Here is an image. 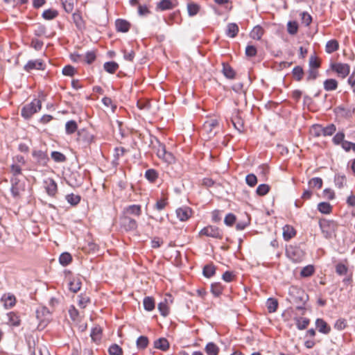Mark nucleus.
<instances>
[{
    "instance_id": "27",
    "label": "nucleus",
    "mask_w": 355,
    "mask_h": 355,
    "mask_svg": "<svg viewBox=\"0 0 355 355\" xmlns=\"http://www.w3.org/2000/svg\"><path fill=\"white\" fill-rule=\"evenodd\" d=\"M338 87V82L335 79H327L324 82V88L327 91H333Z\"/></svg>"
},
{
    "instance_id": "44",
    "label": "nucleus",
    "mask_w": 355,
    "mask_h": 355,
    "mask_svg": "<svg viewBox=\"0 0 355 355\" xmlns=\"http://www.w3.org/2000/svg\"><path fill=\"white\" fill-rule=\"evenodd\" d=\"M200 10V6L194 3H190L187 5V10L189 16H194L197 15Z\"/></svg>"
},
{
    "instance_id": "40",
    "label": "nucleus",
    "mask_w": 355,
    "mask_h": 355,
    "mask_svg": "<svg viewBox=\"0 0 355 355\" xmlns=\"http://www.w3.org/2000/svg\"><path fill=\"white\" fill-rule=\"evenodd\" d=\"M145 177L150 182H154L158 178V173L155 169H148L145 173Z\"/></svg>"
},
{
    "instance_id": "45",
    "label": "nucleus",
    "mask_w": 355,
    "mask_h": 355,
    "mask_svg": "<svg viewBox=\"0 0 355 355\" xmlns=\"http://www.w3.org/2000/svg\"><path fill=\"white\" fill-rule=\"evenodd\" d=\"M34 33H35V35L38 37L46 35V26L41 24H36L35 30H34Z\"/></svg>"
},
{
    "instance_id": "50",
    "label": "nucleus",
    "mask_w": 355,
    "mask_h": 355,
    "mask_svg": "<svg viewBox=\"0 0 355 355\" xmlns=\"http://www.w3.org/2000/svg\"><path fill=\"white\" fill-rule=\"evenodd\" d=\"M157 8L161 10H169L173 8V4L170 0H162L157 4Z\"/></svg>"
},
{
    "instance_id": "56",
    "label": "nucleus",
    "mask_w": 355,
    "mask_h": 355,
    "mask_svg": "<svg viewBox=\"0 0 355 355\" xmlns=\"http://www.w3.org/2000/svg\"><path fill=\"white\" fill-rule=\"evenodd\" d=\"M287 30L289 34L295 35L298 30V25L295 21H288L287 24Z\"/></svg>"
},
{
    "instance_id": "35",
    "label": "nucleus",
    "mask_w": 355,
    "mask_h": 355,
    "mask_svg": "<svg viewBox=\"0 0 355 355\" xmlns=\"http://www.w3.org/2000/svg\"><path fill=\"white\" fill-rule=\"evenodd\" d=\"M58 15L57 10L53 9H48L43 12L42 17L46 20H51Z\"/></svg>"
},
{
    "instance_id": "55",
    "label": "nucleus",
    "mask_w": 355,
    "mask_h": 355,
    "mask_svg": "<svg viewBox=\"0 0 355 355\" xmlns=\"http://www.w3.org/2000/svg\"><path fill=\"white\" fill-rule=\"evenodd\" d=\"M65 128L67 133H73L77 130V124L76 121L73 120L69 121L67 122Z\"/></svg>"
},
{
    "instance_id": "48",
    "label": "nucleus",
    "mask_w": 355,
    "mask_h": 355,
    "mask_svg": "<svg viewBox=\"0 0 355 355\" xmlns=\"http://www.w3.org/2000/svg\"><path fill=\"white\" fill-rule=\"evenodd\" d=\"M110 355H122L123 349L116 344L112 345L108 349Z\"/></svg>"
},
{
    "instance_id": "42",
    "label": "nucleus",
    "mask_w": 355,
    "mask_h": 355,
    "mask_svg": "<svg viewBox=\"0 0 355 355\" xmlns=\"http://www.w3.org/2000/svg\"><path fill=\"white\" fill-rule=\"evenodd\" d=\"M168 198L163 196L161 199L158 200L155 205V208L158 211H162L168 205Z\"/></svg>"
},
{
    "instance_id": "64",
    "label": "nucleus",
    "mask_w": 355,
    "mask_h": 355,
    "mask_svg": "<svg viewBox=\"0 0 355 355\" xmlns=\"http://www.w3.org/2000/svg\"><path fill=\"white\" fill-rule=\"evenodd\" d=\"M245 54L248 57H254L257 54V49L254 46L248 45L245 48Z\"/></svg>"
},
{
    "instance_id": "16",
    "label": "nucleus",
    "mask_w": 355,
    "mask_h": 355,
    "mask_svg": "<svg viewBox=\"0 0 355 355\" xmlns=\"http://www.w3.org/2000/svg\"><path fill=\"white\" fill-rule=\"evenodd\" d=\"M205 352L207 355H218L220 352L219 347L213 342L208 343L205 347Z\"/></svg>"
},
{
    "instance_id": "63",
    "label": "nucleus",
    "mask_w": 355,
    "mask_h": 355,
    "mask_svg": "<svg viewBox=\"0 0 355 355\" xmlns=\"http://www.w3.org/2000/svg\"><path fill=\"white\" fill-rule=\"evenodd\" d=\"M293 74L296 78L297 80H300L303 76L302 68L299 66L294 67Z\"/></svg>"
},
{
    "instance_id": "37",
    "label": "nucleus",
    "mask_w": 355,
    "mask_h": 355,
    "mask_svg": "<svg viewBox=\"0 0 355 355\" xmlns=\"http://www.w3.org/2000/svg\"><path fill=\"white\" fill-rule=\"evenodd\" d=\"M215 272H216V268L212 264L206 265L203 268V275L205 277H206L207 278H210L212 276H214Z\"/></svg>"
},
{
    "instance_id": "26",
    "label": "nucleus",
    "mask_w": 355,
    "mask_h": 355,
    "mask_svg": "<svg viewBox=\"0 0 355 355\" xmlns=\"http://www.w3.org/2000/svg\"><path fill=\"white\" fill-rule=\"evenodd\" d=\"M218 125V122L216 119H210L205 122L203 124V130L205 132H211L214 128Z\"/></svg>"
},
{
    "instance_id": "34",
    "label": "nucleus",
    "mask_w": 355,
    "mask_h": 355,
    "mask_svg": "<svg viewBox=\"0 0 355 355\" xmlns=\"http://www.w3.org/2000/svg\"><path fill=\"white\" fill-rule=\"evenodd\" d=\"M325 48L328 53H331L338 49V43L335 40H329L327 42Z\"/></svg>"
},
{
    "instance_id": "23",
    "label": "nucleus",
    "mask_w": 355,
    "mask_h": 355,
    "mask_svg": "<svg viewBox=\"0 0 355 355\" xmlns=\"http://www.w3.org/2000/svg\"><path fill=\"white\" fill-rule=\"evenodd\" d=\"M8 318V324L12 326L17 327L20 324L21 320L19 316L15 312H10L7 314Z\"/></svg>"
},
{
    "instance_id": "8",
    "label": "nucleus",
    "mask_w": 355,
    "mask_h": 355,
    "mask_svg": "<svg viewBox=\"0 0 355 355\" xmlns=\"http://www.w3.org/2000/svg\"><path fill=\"white\" fill-rule=\"evenodd\" d=\"M175 212L178 218L182 222L188 220L193 214L192 209L187 206L178 208Z\"/></svg>"
},
{
    "instance_id": "21",
    "label": "nucleus",
    "mask_w": 355,
    "mask_h": 355,
    "mask_svg": "<svg viewBox=\"0 0 355 355\" xmlns=\"http://www.w3.org/2000/svg\"><path fill=\"white\" fill-rule=\"evenodd\" d=\"M239 33V26L235 23H230L227 26L226 35L232 38L235 37Z\"/></svg>"
},
{
    "instance_id": "62",
    "label": "nucleus",
    "mask_w": 355,
    "mask_h": 355,
    "mask_svg": "<svg viewBox=\"0 0 355 355\" xmlns=\"http://www.w3.org/2000/svg\"><path fill=\"white\" fill-rule=\"evenodd\" d=\"M162 160L164 162L167 163L168 164H171L175 163V158L174 155L171 153L166 152V153L165 154V155L163 157Z\"/></svg>"
},
{
    "instance_id": "51",
    "label": "nucleus",
    "mask_w": 355,
    "mask_h": 355,
    "mask_svg": "<svg viewBox=\"0 0 355 355\" xmlns=\"http://www.w3.org/2000/svg\"><path fill=\"white\" fill-rule=\"evenodd\" d=\"M309 184L311 187L320 189L322 187V180L320 178H313L309 180Z\"/></svg>"
},
{
    "instance_id": "4",
    "label": "nucleus",
    "mask_w": 355,
    "mask_h": 355,
    "mask_svg": "<svg viewBox=\"0 0 355 355\" xmlns=\"http://www.w3.org/2000/svg\"><path fill=\"white\" fill-rule=\"evenodd\" d=\"M200 235L212 237L217 239H223V232L218 227L208 225L202 229Z\"/></svg>"
},
{
    "instance_id": "3",
    "label": "nucleus",
    "mask_w": 355,
    "mask_h": 355,
    "mask_svg": "<svg viewBox=\"0 0 355 355\" xmlns=\"http://www.w3.org/2000/svg\"><path fill=\"white\" fill-rule=\"evenodd\" d=\"M320 227L326 238H330L335 232L336 223L333 220L326 219L320 220L319 222Z\"/></svg>"
},
{
    "instance_id": "59",
    "label": "nucleus",
    "mask_w": 355,
    "mask_h": 355,
    "mask_svg": "<svg viewBox=\"0 0 355 355\" xmlns=\"http://www.w3.org/2000/svg\"><path fill=\"white\" fill-rule=\"evenodd\" d=\"M62 6L64 9V10L67 12H71L73 10V0H66L64 1H62Z\"/></svg>"
},
{
    "instance_id": "47",
    "label": "nucleus",
    "mask_w": 355,
    "mask_h": 355,
    "mask_svg": "<svg viewBox=\"0 0 355 355\" xmlns=\"http://www.w3.org/2000/svg\"><path fill=\"white\" fill-rule=\"evenodd\" d=\"M21 165L13 163L10 166V173L14 177H17L22 174V168Z\"/></svg>"
},
{
    "instance_id": "36",
    "label": "nucleus",
    "mask_w": 355,
    "mask_h": 355,
    "mask_svg": "<svg viewBox=\"0 0 355 355\" xmlns=\"http://www.w3.org/2000/svg\"><path fill=\"white\" fill-rule=\"evenodd\" d=\"M103 67L107 72L114 73L119 68V64L115 62H107L104 64Z\"/></svg>"
},
{
    "instance_id": "28",
    "label": "nucleus",
    "mask_w": 355,
    "mask_h": 355,
    "mask_svg": "<svg viewBox=\"0 0 355 355\" xmlns=\"http://www.w3.org/2000/svg\"><path fill=\"white\" fill-rule=\"evenodd\" d=\"M266 306L269 313H274L278 308V302L275 298H269L266 302Z\"/></svg>"
},
{
    "instance_id": "43",
    "label": "nucleus",
    "mask_w": 355,
    "mask_h": 355,
    "mask_svg": "<svg viewBox=\"0 0 355 355\" xmlns=\"http://www.w3.org/2000/svg\"><path fill=\"white\" fill-rule=\"evenodd\" d=\"M270 191L269 185L266 184H262L258 186L256 190V193L258 196H263L266 195Z\"/></svg>"
},
{
    "instance_id": "19",
    "label": "nucleus",
    "mask_w": 355,
    "mask_h": 355,
    "mask_svg": "<svg viewBox=\"0 0 355 355\" xmlns=\"http://www.w3.org/2000/svg\"><path fill=\"white\" fill-rule=\"evenodd\" d=\"M295 324L299 330H304L308 327L310 323V320L306 318L295 317L294 318Z\"/></svg>"
},
{
    "instance_id": "5",
    "label": "nucleus",
    "mask_w": 355,
    "mask_h": 355,
    "mask_svg": "<svg viewBox=\"0 0 355 355\" xmlns=\"http://www.w3.org/2000/svg\"><path fill=\"white\" fill-rule=\"evenodd\" d=\"M36 315L40 320V326L45 327L50 321L51 313L46 307L37 310Z\"/></svg>"
},
{
    "instance_id": "1",
    "label": "nucleus",
    "mask_w": 355,
    "mask_h": 355,
    "mask_svg": "<svg viewBox=\"0 0 355 355\" xmlns=\"http://www.w3.org/2000/svg\"><path fill=\"white\" fill-rule=\"evenodd\" d=\"M42 102L40 99L35 98L31 103L26 104L21 109V116L26 119H30L33 114L40 110Z\"/></svg>"
},
{
    "instance_id": "9",
    "label": "nucleus",
    "mask_w": 355,
    "mask_h": 355,
    "mask_svg": "<svg viewBox=\"0 0 355 355\" xmlns=\"http://www.w3.org/2000/svg\"><path fill=\"white\" fill-rule=\"evenodd\" d=\"M1 302L3 303L4 308L8 309L12 308L16 304L17 299L13 294L7 293L1 296Z\"/></svg>"
},
{
    "instance_id": "52",
    "label": "nucleus",
    "mask_w": 355,
    "mask_h": 355,
    "mask_svg": "<svg viewBox=\"0 0 355 355\" xmlns=\"http://www.w3.org/2000/svg\"><path fill=\"white\" fill-rule=\"evenodd\" d=\"M51 157L55 162H64L66 160L65 155L58 151L52 152Z\"/></svg>"
},
{
    "instance_id": "13",
    "label": "nucleus",
    "mask_w": 355,
    "mask_h": 355,
    "mask_svg": "<svg viewBox=\"0 0 355 355\" xmlns=\"http://www.w3.org/2000/svg\"><path fill=\"white\" fill-rule=\"evenodd\" d=\"M231 123L236 131L239 133H242L246 131L243 120L238 116L233 117L231 119Z\"/></svg>"
},
{
    "instance_id": "29",
    "label": "nucleus",
    "mask_w": 355,
    "mask_h": 355,
    "mask_svg": "<svg viewBox=\"0 0 355 355\" xmlns=\"http://www.w3.org/2000/svg\"><path fill=\"white\" fill-rule=\"evenodd\" d=\"M319 211L324 214H329L332 211V207L329 202H320L318 205Z\"/></svg>"
},
{
    "instance_id": "38",
    "label": "nucleus",
    "mask_w": 355,
    "mask_h": 355,
    "mask_svg": "<svg viewBox=\"0 0 355 355\" xmlns=\"http://www.w3.org/2000/svg\"><path fill=\"white\" fill-rule=\"evenodd\" d=\"M315 268L313 265H308L304 267L301 272L300 275L303 277H308L313 275Z\"/></svg>"
},
{
    "instance_id": "54",
    "label": "nucleus",
    "mask_w": 355,
    "mask_h": 355,
    "mask_svg": "<svg viewBox=\"0 0 355 355\" xmlns=\"http://www.w3.org/2000/svg\"><path fill=\"white\" fill-rule=\"evenodd\" d=\"M348 268L342 263H338L336 266V272L339 275H345L347 273Z\"/></svg>"
},
{
    "instance_id": "39",
    "label": "nucleus",
    "mask_w": 355,
    "mask_h": 355,
    "mask_svg": "<svg viewBox=\"0 0 355 355\" xmlns=\"http://www.w3.org/2000/svg\"><path fill=\"white\" fill-rule=\"evenodd\" d=\"M89 302L90 299L87 295L83 294L78 295V304L80 309H85Z\"/></svg>"
},
{
    "instance_id": "24",
    "label": "nucleus",
    "mask_w": 355,
    "mask_h": 355,
    "mask_svg": "<svg viewBox=\"0 0 355 355\" xmlns=\"http://www.w3.org/2000/svg\"><path fill=\"white\" fill-rule=\"evenodd\" d=\"M155 347L166 351L169 348V343L166 338H162L155 342Z\"/></svg>"
},
{
    "instance_id": "33",
    "label": "nucleus",
    "mask_w": 355,
    "mask_h": 355,
    "mask_svg": "<svg viewBox=\"0 0 355 355\" xmlns=\"http://www.w3.org/2000/svg\"><path fill=\"white\" fill-rule=\"evenodd\" d=\"M126 212L139 216L141 214V207L139 205H130L126 208Z\"/></svg>"
},
{
    "instance_id": "2",
    "label": "nucleus",
    "mask_w": 355,
    "mask_h": 355,
    "mask_svg": "<svg viewBox=\"0 0 355 355\" xmlns=\"http://www.w3.org/2000/svg\"><path fill=\"white\" fill-rule=\"evenodd\" d=\"M286 254L294 263H300L303 261L305 252L297 246L289 245L286 248Z\"/></svg>"
},
{
    "instance_id": "7",
    "label": "nucleus",
    "mask_w": 355,
    "mask_h": 355,
    "mask_svg": "<svg viewBox=\"0 0 355 355\" xmlns=\"http://www.w3.org/2000/svg\"><path fill=\"white\" fill-rule=\"evenodd\" d=\"M331 69L332 70L335 71L338 74V76L343 78L348 76L350 71L349 65L345 63L332 64Z\"/></svg>"
},
{
    "instance_id": "25",
    "label": "nucleus",
    "mask_w": 355,
    "mask_h": 355,
    "mask_svg": "<svg viewBox=\"0 0 355 355\" xmlns=\"http://www.w3.org/2000/svg\"><path fill=\"white\" fill-rule=\"evenodd\" d=\"M263 34V30L259 26H256L253 28L250 35L253 40H259Z\"/></svg>"
},
{
    "instance_id": "12",
    "label": "nucleus",
    "mask_w": 355,
    "mask_h": 355,
    "mask_svg": "<svg viewBox=\"0 0 355 355\" xmlns=\"http://www.w3.org/2000/svg\"><path fill=\"white\" fill-rule=\"evenodd\" d=\"M315 327L318 331L323 334H329L331 331V327L322 318L315 320Z\"/></svg>"
},
{
    "instance_id": "31",
    "label": "nucleus",
    "mask_w": 355,
    "mask_h": 355,
    "mask_svg": "<svg viewBox=\"0 0 355 355\" xmlns=\"http://www.w3.org/2000/svg\"><path fill=\"white\" fill-rule=\"evenodd\" d=\"M59 261L61 265L66 266L72 261V257L69 253L64 252L60 254Z\"/></svg>"
},
{
    "instance_id": "18",
    "label": "nucleus",
    "mask_w": 355,
    "mask_h": 355,
    "mask_svg": "<svg viewBox=\"0 0 355 355\" xmlns=\"http://www.w3.org/2000/svg\"><path fill=\"white\" fill-rule=\"evenodd\" d=\"M68 312L69 317L73 322L76 323L80 322L82 316L73 305H71L69 306Z\"/></svg>"
},
{
    "instance_id": "15",
    "label": "nucleus",
    "mask_w": 355,
    "mask_h": 355,
    "mask_svg": "<svg viewBox=\"0 0 355 355\" xmlns=\"http://www.w3.org/2000/svg\"><path fill=\"white\" fill-rule=\"evenodd\" d=\"M43 62L40 60H30L24 66V69L26 71H30L32 69H44Z\"/></svg>"
},
{
    "instance_id": "20",
    "label": "nucleus",
    "mask_w": 355,
    "mask_h": 355,
    "mask_svg": "<svg viewBox=\"0 0 355 355\" xmlns=\"http://www.w3.org/2000/svg\"><path fill=\"white\" fill-rule=\"evenodd\" d=\"M115 24L116 30L122 33L128 32L130 26V23L124 19H117Z\"/></svg>"
},
{
    "instance_id": "32",
    "label": "nucleus",
    "mask_w": 355,
    "mask_h": 355,
    "mask_svg": "<svg viewBox=\"0 0 355 355\" xmlns=\"http://www.w3.org/2000/svg\"><path fill=\"white\" fill-rule=\"evenodd\" d=\"M144 307L148 311H151L155 309V301L151 297H146L144 299Z\"/></svg>"
},
{
    "instance_id": "22",
    "label": "nucleus",
    "mask_w": 355,
    "mask_h": 355,
    "mask_svg": "<svg viewBox=\"0 0 355 355\" xmlns=\"http://www.w3.org/2000/svg\"><path fill=\"white\" fill-rule=\"evenodd\" d=\"M223 75L229 79H233L235 77V71L234 70L226 63H223Z\"/></svg>"
},
{
    "instance_id": "17",
    "label": "nucleus",
    "mask_w": 355,
    "mask_h": 355,
    "mask_svg": "<svg viewBox=\"0 0 355 355\" xmlns=\"http://www.w3.org/2000/svg\"><path fill=\"white\" fill-rule=\"evenodd\" d=\"M296 234V231L291 225H286L283 227V237L285 241H289Z\"/></svg>"
},
{
    "instance_id": "61",
    "label": "nucleus",
    "mask_w": 355,
    "mask_h": 355,
    "mask_svg": "<svg viewBox=\"0 0 355 355\" xmlns=\"http://www.w3.org/2000/svg\"><path fill=\"white\" fill-rule=\"evenodd\" d=\"M236 275L233 272L226 271L223 275V279L226 282H231L235 279Z\"/></svg>"
},
{
    "instance_id": "11",
    "label": "nucleus",
    "mask_w": 355,
    "mask_h": 355,
    "mask_svg": "<svg viewBox=\"0 0 355 355\" xmlns=\"http://www.w3.org/2000/svg\"><path fill=\"white\" fill-rule=\"evenodd\" d=\"M336 130V126L334 124L323 128L319 124L313 125L310 129V133H334Z\"/></svg>"
},
{
    "instance_id": "57",
    "label": "nucleus",
    "mask_w": 355,
    "mask_h": 355,
    "mask_svg": "<svg viewBox=\"0 0 355 355\" xmlns=\"http://www.w3.org/2000/svg\"><path fill=\"white\" fill-rule=\"evenodd\" d=\"M347 327L346 320L340 318L337 320L334 324V328L338 331H342Z\"/></svg>"
},
{
    "instance_id": "58",
    "label": "nucleus",
    "mask_w": 355,
    "mask_h": 355,
    "mask_svg": "<svg viewBox=\"0 0 355 355\" xmlns=\"http://www.w3.org/2000/svg\"><path fill=\"white\" fill-rule=\"evenodd\" d=\"M158 309L163 316H166L169 313V308L166 302H160L158 304Z\"/></svg>"
},
{
    "instance_id": "49",
    "label": "nucleus",
    "mask_w": 355,
    "mask_h": 355,
    "mask_svg": "<svg viewBox=\"0 0 355 355\" xmlns=\"http://www.w3.org/2000/svg\"><path fill=\"white\" fill-rule=\"evenodd\" d=\"M101 329L99 327L92 329L91 332V338L94 342H98L101 339Z\"/></svg>"
},
{
    "instance_id": "46",
    "label": "nucleus",
    "mask_w": 355,
    "mask_h": 355,
    "mask_svg": "<svg viewBox=\"0 0 355 355\" xmlns=\"http://www.w3.org/2000/svg\"><path fill=\"white\" fill-rule=\"evenodd\" d=\"M148 345V339L146 336H139L137 340V346L139 349H145Z\"/></svg>"
},
{
    "instance_id": "30",
    "label": "nucleus",
    "mask_w": 355,
    "mask_h": 355,
    "mask_svg": "<svg viewBox=\"0 0 355 355\" xmlns=\"http://www.w3.org/2000/svg\"><path fill=\"white\" fill-rule=\"evenodd\" d=\"M223 291V286L220 283H214L211 286V292L216 297L220 296L222 294Z\"/></svg>"
},
{
    "instance_id": "14",
    "label": "nucleus",
    "mask_w": 355,
    "mask_h": 355,
    "mask_svg": "<svg viewBox=\"0 0 355 355\" xmlns=\"http://www.w3.org/2000/svg\"><path fill=\"white\" fill-rule=\"evenodd\" d=\"M82 282L78 277H73L69 280V288L73 293H77L81 288Z\"/></svg>"
},
{
    "instance_id": "53",
    "label": "nucleus",
    "mask_w": 355,
    "mask_h": 355,
    "mask_svg": "<svg viewBox=\"0 0 355 355\" xmlns=\"http://www.w3.org/2000/svg\"><path fill=\"white\" fill-rule=\"evenodd\" d=\"M245 182L248 186L253 187L257 184V178L252 173L248 174L245 178Z\"/></svg>"
},
{
    "instance_id": "10",
    "label": "nucleus",
    "mask_w": 355,
    "mask_h": 355,
    "mask_svg": "<svg viewBox=\"0 0 355 355\" xmlns=\"http://www.w3.org/2000/svg\"><path fill=\"white\" fill-rule=\"evenodd\" d=\"M44 187L49 196L54 197L58 191V186L54 180L47 178L44 181Z\"/></svg>"
},
{
    "instance_id": "6",
    "label": "nucleus",
    "mask_w": 355,
    "mask_h": 355,
    "mask_svg": "<svg viewBox=\"0 0 355 355\" xmlns=\"http://www.w3.org/2000/svg\"><path fill=\"white\" fill-rule=\"evenodd\" d=\"M32 155L38 165L44 166L47 164L49 157L46 152L41 150H34L32 152Z\"/></svg>"
},
{
    "instance_id": "60",
    "label": "nucleus",
    "mask_w": 355,
    "mask_h": 355,
    "mask_svg": "<svg viewBox=\"0 0 355 355\" xmlns=\"http://www.w3.org/2000/svg\"><path fill=\"white\" fill-rule=\"evenodd\" d=\"M115 154L114 158L115 160H119L121 157H123L125 153L127 152V150L123 147H116L114 149Z\"/></svg>"
},
{
    "instance_id": "41",
    "label": "nucleus",
    "mask_w": 355,
    "mask_h": 355,
    "mask_svg": "<svg viewBox=\"0 0 355 355\" xmlns=\"http://www.w3.org/2000/svg\"><path fill=\"white\" fill-rule=\"evenodd\" d=\"M66 200L70 205L75 206L80 202V196L78 195L71 193L66 196Z\"/></svg>"
}]
</instances>
